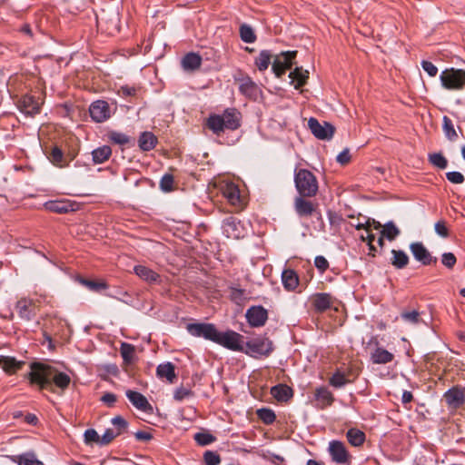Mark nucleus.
Listing matches in <instances>:
<instances>
[{"label": "nucleus", "instance_id": "1", "mask_svg": "<svg viewBox=\"0 0 465 465\" xmlns=\"http://www.w3.org/2000/svg\"><path fill=\"white\" fill-rule=\"evenodd\" d=\"M28 378L30 382L38 385L40 390H48L54 393L56 392L55 388L64 391L71 382V378L66 373L40 362L31 364Z\"/></svg>", "mask_w": 465, "mask_h": 465}, {"label": "nucleus", "instance_id": "2", "mask_svg": "<svg viewBox=\"0 0 465 465\" xmlns=\"http://www.w3.org/2000/svg\"><path fill=\"white\" fill-rule=\"evenodd\" d=\"M294 183L300 196L313 197L317 194L319 184L316 176L306 169L295 172Z\"/></svg>", "mask_w": 465, "mask_h": 465}, {"label": "nucleus", "instance_id": "3", "mask_svg": "<svg viewBox=\"0 0 465 465\" xmlns=\"http://www.w3.org/2000/svg\"><path fill=\"white\" fill-rule=\"evenodd\" d=\"M440 80L444 89L460 91L465 87V70L446 68L440 73Z\"/></svg>", "mask_w": 465, "mask_h": 465}, {"label": "nucleus", "instance_id": "4", "mask_svg": "<svg viewBox=\"0 0 465 465\" xmlns=\"http://www.w3.org/2000/svg\"><path fill=\"white\" fill-rule=\"evenodd\" d=\"M243 336L234 331H217L214 342L234 351H244Z\"/></svg>", "mask_w": 465, "mask_h": 465}, {"label": "nucleus", "instance_id": "5", "mask_svg": "<svg viewBox=\"0 0 465 465\" xmlns=\"http://www.w3.org/2000/svg\"><path fill=\"white\" fill-rule=\"evenodd\" d=\"M297 55V51L282 52L274 57L272 64V70L277 77H281L291 69Z\"/></svg>", "mask_w": 465, "mask_h": 465}, {"label": "nucleus", "instance_id": "6", "mask_svg": "<svg viewBox=\"0 0 465 465\" xmlns=\"http://www.w3.org/2000/svg\"><path fill=\"white\" fill-rule=\"evenodd\" d=\"M186 330L194 337H201L213 342L218 331L212 323H189Z\"/></svg>", "mask_w": 465, "mask_h": 465}, {"label": "nucleus", "instance_id": "7", "mask_svg": "<svg viewBox=\"0 0 465 465\" xmlns=\"http://www.w3.org/2000/svg\"><path fill=\"white\" fill-rule=\"evenodd\" d=\"M308 126L313 135L321 140H330L335 131V128L331 124L327 122L321 124L313 117L309 119Z\"/></svg>", "mask_w": 465, "mask_h": 465}, {"label": "nucleus", "instance_id": "8", "mask_svg": "<svg viewBox=\"0 0 465 465\" xmlns=\"http://www.w3.org/2000/svg\"><path fill=\"white\" fill-rule=\"evenodd\" d=\"M246 353L268 356L273 350L272 341L267 338H256L245 343Z\"/></svg>", "mask_w": 465, "mask_h": 465}, {"label": "nucleus", "instance_id": "9", "mask_svg": "<svg viewBox=\"0 0 465 465\" xmlns=\"http://www.w3.org/2000/svg\"><path fill=\"white\" fill-rule=\"evenodd\" d=\"M449 409L457 410L465 403V390L460 386H454L443 394Z\"/></svg>", "mask_w": 465, "mask_h": 465}, {"label": "nucleus", "instance_id": "10", "mask_svg": "<svg viewBox=\"0 0 465 465\" xmlns=\"http://www.w3.org/2000/svg\"><path fill=\"white\" fill-rule=\"evenodd\" d=\"M410 250L416 261L427 266L436 264L437 258L432 256L424 244L420 242H412L410 244Z\"/></svg>", "mask_w": 465, "mask_h": 465}, {"label": "nucleus", "instance_id": "11", "mask_svg": "<svg viewBox=\"0 0 465 465\" xmlns=\"http://www.w3.org/2000/svg\"><path fill=\"white\" fill-rule=\"evenodd\" d=\"M21 113L28 116H34L40 113L41 103L30 94H25L16 103Z\"/></svg>", "mask_w": 465, "mask_h": 465}, {"label": "nucleus", "instance_id": "12", "mask_svg": "<svg viewBox=\"0 0 465 465\" xmlns=\"http://www.w3.org/2000/svg\"><path fill=\"white\" fill-rule=\"evenodd\" d=\"M92 119L96 123H103L111 117V110L107 102L97 100L91 104L89 108Z\"/></svg>", "mask_w": 465, "mask_h": 465}, {"label": "nucleus", "instance_id": "13", "mask_svg": "<svg viewBox=\"0 0 465 465\" xmlns=\"http://www.w3.org/2000/svg\"><path fill=\"white\" fill-rule=\"evenodd\" d=\"M15 309L19 317L25 321L33 320L37 313V306L35 302L27 298L18 300L15 304Z\"/></svg>", "mask_w": 465, "mask_h": 465}, {"label": "nucleus", "instance_id": "14", "mask_svg": "<svg viewBox=\"0 0 465 465\" xmlns=\"http://www.w3.org/2000/svg\"><path fill=\"white\" fill-rule=\"evenodd\" d=\"M223 229L224 234L228 238L239 239L243 237L244 234L243 225L237 218L233 216L227 217L223 220Z\"/></svg>", "mask_w": 465, "mask_h": 465}, {"label": "nucleus", "instance_id": "15", "mask_svg": "<svg viewBox=\"0 0 465 465\" xmlns=\"http://www.w3.org/2000/svg\"><path fill=\"white\" fill-rule=\"evenodd\" d=\"M245 316L252 327H262L268 319V312L262 306H252Z\"/></svg>", "mask_w": 465, "mask_h": 465}, {"label": "nucleus", "instance_id": "16", "mask_svg": "<svg viewBox=\"0 0 465 465\" xmlns=\"http://www.w3.org/2000/svg\"><path fill=\"white\" fill-rule=\"evenodd\" d=\"M329 453L336 463L344 464L350 460V454L345 444L340 440H331L329 443Z\"/></svg>", "mask_w": 465, "mask_h": 465}, {"label": "nucleus", "instance_id": "17", "mask_svg": "<svg viewBox=\"0 0 465 465\" xmlns=\"http://www.w3.org/2000/svg\"><path fill=\"white\" fill-rule=\"evenodd\" d=\"M222 192L231 205L239 210L243 208V199L241 196L240 190L237 185L232 183H226L223 187Z\"/></svg>", "mask_w": 465, "mask_h": 465}, {"label": "nucleus", "instance_id": "18", "mask_svg": "<svg viewBox=\"0 0 465 465\" xmlns=\"http://www.w3.org/2000/svg\"><path fill=\"white\" fill-rule=\"evenodd\" d=\"M311 304L316 312H323L334 302V298L326 292H318L311 296Z\"/></svg>", "mask_w": 465, "mask_h": 465}, {"label": "nucleus", "instance_id": "19", "mask_svg": "<svg viewBox=\"0 0 465 465\" xmlns=\"http://www.w3.org/2000/svg\"><path fill=\"white\" fill-rule=\"evenodd\" d=\"M126 397L130 402L139 411L144 412H152L153 407L147 401V399L140 392L132 390H127Z\"/></svg>", "mask_w": 465, "mask_h": 465}, {"label": "nucleus", "instance_id": "20", "mask_svg": "<svg viewBox=\"0 0 465 465\" xmlns=\"http://www.w3.org/2000/svg\"><path fill=\"white\" fill-rule=\"evenodd\" d=\"M237 82L239 83V90L241 94L252 99L257 98L260 89L251 77L243 76L237 79Z\"/></svg>", "mask_w": 465, "mask_h": 465}, {"label": "nucleus", "instance_id": "21", "mask_svg": "<svg viewBox=\"0 0 465 465\" xmlns=\"http://www.w3.org/2000/svg\"><path fill=\"white\" fill-rule=\"evenodd\" d=\"M316 407L323 410L332 404L334 397L332 393L326 387H320L314 392Z\"/></svg>", "mask_w": 465, "mask_h": 465}, {"label": "nucleus", "instance_id": "22", "mask_svg": "<svg viewBox=\"0 0 465 465\" xmlns=\"http://www.w3.org/2000/svg\"><path fill=\"white\" fill-rule=\"evenodd\" d=\"M306 197L299 196L295 198L294 208L297 214L301 217H308L316 211V205L312 202L305 200Z\"/></svg>", "mask_w": 465, "mask_h": 465}, {"label": "nucleus", "instance_id": "23", "mask_svg": "<svg viewBox=\"0 0 465 465\" xmlns=\"http://www.w3.org/2000/svg\"><path fill=\"white\" fill-rule=\"evenodd\" d=\"M221 116L225 129L236 130L240 127L241 114L236 109H227Z\"/></svg>", "mask_w": 465, "mask_h": 465}, {"label": "nucleus", "instance_id": "24", "mask_svg": "<svg viewBox=\"0 0 465 465\" xmlns=\"http://www.w3.org/2000/svg\"><path fill=\"white\" fill-rule=\"evenodd\" d=\"M282 282L286 291L293 292L299 285V277L292 269H285L282 273Z\"/></svg>", "mask_w": 465, "mask_h": 465}, {"label": "nucleus", "instance_id": "25", "mask_svg": "<svg viewBox=\"0 0 465 465\" xmlns=\"http://www.w3.org/2000/svg\"><path fill=\"white\" fill-rule=\"evenodd\" d=\"M134 272L140 279L148 283H155L159 282L160 275L146 266L136 265L134 267Z\"/></svg>", "mask_w": 465, "mask_h": 465}, {"label": "nucleus", "instance_id": "26", "mask_svg": "<svg viewBox=\"0 0 465 465\" xmlns=\"http://www.w3.org/2000/svg\"><path fill=\"white\" fill-rule=\"evenodd\" d=\"M271 394L278 401H288L293 396L292 388L286 384H278L272 387Z\"/></svg>", "mask_w": 465, "mask_h": 465}, {"label": "nucleus", "instance_id": "27", "mask_svg": "<svg viewBox=\"0 0 465 465\" xmlns=\"http://www.w3.org/2000/svg\"><path fill=\"white\" fill-rule=\"evenodd\" d=\"M11 460L18 465H44L43 461L37 459L34 451H27L20 455L12 456Z\"/></svg>", "mask_w": 465, "mask_h": 465}, {"label": "nucleus", "instance_id": "28", "mask_svg": "<svg viewBox=\"0 0 465 465\" xmlns=\"http://www.w3.org/2000/svg\"><path fill=\"white\" fill-rule=\"evenodd\" d=\"M24 364V361H16L14 357L0 356V367L9 374L15 373Z\"/></svg>", "mask_w": 465, "mask_h": 465}, {"label": "nucleus", "instance_id": "29", "mask_svg": "<svg viewBox=\"0 0 465 465\" xmlns=\"http://www.w3.org/2000/svg\"><path fill=\"white\" fill-rule=\"evenodd\" d=\"M289 77L292 79V82L294 83V88L299 89L307 83L309 72L303 70L302 67H296L290 73Z\"/></svg>", "mask_w": 465, "mask_h": 465}, {"label": "nucleus", "instance_id": "30", "mask_svg": "<svg viewBox=\"0 0 465 465\" xmlns=\"http://www.w3.org/2000/svg\"><path fill=\"white\" fill-rule=\"evenodd\" d=\"M45 207L46 210L56 213H66L74 210L73 205L64 201H50L45 203Z\"/></svg>", "mask_w": 465, "mask_h": 465}, {"label": "nucleus", "instance_id": "31", "mask_svg": "<svg viewBox=\"0 0 465 465\" xmlns=\"http://www.w3.org/2000/svg\"><path fill=\"white\" fill-rule=\"evenodd\" d=\"M409 256L401 250H391V263L396 269H403L409 264Z\"/></svg>", "mask_w": 465, "mask_h": 465}, {"label": "nucleus", "instance_id": "32", "mask_svg": "<svg viewBox=\"0 0 465 465\" xmlns=\"http://www.w3.org/2000/svg\"><path fill=\"white\" fill-rule=\"evenodd\" d=\"M156 374L159 378H166L171 383L176 379L174 365L171 362H166L158 365Z\"/></svg>", "mask_w": 465, "mask_h": 465}, {"label": "nucleus", "instance_id": "33", "mask_svg": "<svg viewBox=\"0 0 465 465\" xmlns=\"http://www.w3.org/2000/svg\"><path fill=\"white\" fill-rule=\"evenodd\" d=\"M49 161L56 167L63 168L67 166V161L64 153L58 146H54L48 153Z\"/></svg>", "mask_w": 465, "mask_h": 465}, {"label": "nucleus", "instance_id": "34", "mask_svg": "<svg viewBox=\"0 0 465 465\" xmlns=\"http://www.w3.org/2000/svg\"><path fill=\"white\" fill-rule=\"evenodd\" d=\"M393 358V354L383 348H377L371 355L374 364H386L391 362Z\"/></svg>", "mask_w": 465, "mask_h": 465}, {"label": "nucleus", "instance_id": "35", "mask_svg": "<svg viewBox=\"0 0 465 465\" xmlns=\"http://www.w3.org/2000/svg\"><path fill=\"white\" fill-rule=\"evenodd\" d=\"M157 143L156 136L151 132H143L138 139V145L143 151H150L154 148Z\"/></svg>", "mask_w": 465, "mask_h": 465}, {"label": "nucleus", "instance_id": "36", "mask_svg": "<svg viewBox=\"0 0 465 465\" xmlns=\"http://www.w3.org/2000/svg\"><path fill=\"white\" fill-rule=\"evenodd\" d=\"M202 64V58L195 53L187 54L182 60V65L184 70H195Z\"/></svg>", "mask_w": 465, "mask_h": 465}, {"label": "nucleus", "instance_id": "37", "mask_svg": "<svg viewBox=\"0 0 465 465\" xmlns=\"http://www.w3.org/2000/svg\"><path fill=\"white\" fill-rule=\"evenodd\" d=\"M112 154V149L108 145H104L92 152L93 162L95 164L104 163Z\"/></svg>", "mask_w": 465, "mask_h": 465}, {"label": "nucleus", "instance_id": "38", "mask_svg": "<svg viewBox=\"0 0 465 465\" xmlns=\"http://www.w3.org/2000/svg\"><path fill=\"white\" fill-rule=\"evenodd\" d=\"M346 437L350 444L354 447H360L365 441L364 432L355 428L350 429L346 433Z\"/></svg>", "mask_w": 465, "mask_h": 465}, {"label": "nucleus", "instance_id": "39", "mask_svg": "<svg viewBox=\"0 0 465 465\" xmlns=\"http://www.w3.org/2000/svg\"><path fill=\"white\" fill-rule=\"evenodd\" d=\"M206 126L216 134H220L225 129L224 122L218 114L210 115L206 121Z\"/></svg>", "mask_w": 465, "mask_h": 465}, {"label": "nucleus", "instance_id": "40", "mask_svg": "<svg viewBox=\"0 0 465 465\" xmlns=\"http://www.w3.org/2000/svg\"><path fill=\"white\" fill-rule=\"evenodd\" d=\"M121 356L124 363H132L135 358V348L134 345L123 342L120 347Z\"/></svg>", "mask_w": 465, "mask_h": 465}, {"label": "nucleus", "instance_id": "41", "mask_svg": "<svg viewBox=\"0 0 465 465\" xmlns=\"http://www.w3.org/2000/svg\"><path fill=\"white\" fill-rule=\"evenodd\" d=\"M272 58V54L268 50H262L259 55L255 58V64L260 71H265Z\"/></svg>", "mask_w": 465, "mask_h": 465}, {"label": "nucleus", "instance_id": "42", "mask_svg": "<svg viewBox=\"0 0 465 465\" xmlns=\"http://www.w3.org/2000/svg\"><path fill=\"white\" fill-rule=\"evenodd\" d=\"M257 417L266 425L272 424L276 420L274 411L268 408H262L256 411Z\"/></svg>", "mask_w": 465, "mask_h": 465}, {"label": "nucleus", "instance_id": "43", "mask_svg": "<svg viewBox=\"0 0 465 465\" xmlns=\"http://www.w3.org/2000/svg\"><path fill=\"white\" fill-rule=\"evenodd\" d=\"M229 297L232 302L238 305H242L247 301V294L245 290L235 287L230 288Z\"/></svg>", "mask_w": 465, "mask_h": 465}, {"label": "nucleus", "instance_id": "44", "mask_svg": "<svg viewBox=\"0 0 465 465\" xmlns=\"http://www.w3.org/2000/svg\"><path fill=\"white\" fill-rule=\"evenodd\" d=\"M240 36L244 43L248 44H252L256 40V35L252 28L246 24L240 26Z\"/></svg>", "mask_w": 465, "mask_h": 465}, {"label": "nucleus", "instance_id": "45", "mask_svg": "<svg viewBox=\"0 0 465 465\" xmlns=\"http://www.w3.org/2000/svg\"><path fill=\"white\" fill-rule=\"evenodd\" d=\"M108 138L111 142L120 145H126L131 143L132 139L125 134L112 131L108 134Z\"/></svg>", "mask_w": 465, "mask_h": 465}, {"label": "nucleus", "instance_id": "46", "mask_svg": "<svg viewBox=\"0 0 465 465\" xmlns=\"http://www.w3.org/2000/svg\"><path fill=\"white\" fill-rule=\"evenodd\" d=\"M79 282L93 292H100L107 288V284L104 282H95L84 278H79Z\"/></svg>", "mask_w": 465, "mask_h": 465}, {"label": "nucleus", "instance_id": "47", "mask_svg": "<svg viewBox=\"0 0 465 465\" xmlns=\"http://www.w3.org/2000/svg\"><path fill=\"white\" fill-rule=\"evenodd\" d=\"M442 128H443V131H444V134H445L446 137L450 141H455L457 139L458 134H457V133H456V131L454 129L452 121L448 116H444L443 117Z\"/></svg>", "mask_w": 465, "mask_h": 465}, {"label": "nucleus", "instance_id": "48", "mask_svg": "<svg viewBox=\"0 0 465 465\" xmlns=\"http://www.w3.org/2000/svg\"><path fill=\"white\" fill-rule=\"evenodd\" d=\"M381 233L382 236H385L390 241H392L400 234V230L392 222H389L383 226Z\"/></svg>", "mask_w": 465, "mask_h": 465}, {"label": "nucleus", "instance_id": "49", "mask_svg": "<svg viewBox=\"0 0 465 465\" xmlns=\"http://www.w3.org/2000/svg\"><path fill=\"white\" fill-rule=\"evenodd\" d=\"M429 161L434 166L440 169H445L448 165L447 159L440 153H434L429 155Z\"/></svg>", "mask_w": 465, "mask_h": 465}, {"label": "nucleus", "instance_id": "50", "mask_svg": "<svg viewBox=\"0 0 465 465\" xmlns=\"http://www.w3.org/2000/svg\"><path fill=\"white\" fill-rule=\"evenodd\" d=\"M401 317L404 322L411 324H417L421 321L420 313L416 310L404 311L401 313Z\"/></svg>", "mask_w": 465, "mask_h": 465}, {"label": "nucleus", "instance_id": "51", "mask_svg": "<svg viewBox=\"0 0 465 465\" xmlns=\"http://www.w3.org/2000/svg\"><path fill=\"white\" fill-rule=\"evenodd\" d=\"M195 441L201 446H206L215 441V437L210 433L198 432L194 435Z\"/></svg>", "mask_w": 465, "mask_h": 465}, {"label": "nucleus", "instance_id": "52", "mask_svg": "<svg viewBox=\"0 0 465 465\" xmlns=\"http://www.w3.org/2000/svg\"><path fill=\"white\" fill-rule=\"evenodd\" d=\"M173 176L170 173H165L160 181V188L163 192H171L173 189Z\"/></svg>", "mask_w": 465, "mask_h": 465}, {"label": "nucleus", "instance_id": "53", "mask_svg": "<svg viewBox=\"0 0 465 465\" xmlns=\"http://www.w3.org/2000/svg\"><path fill=\"white\" fill-rule=\"evenodd\" d=\"M349 381L343 373L336 372L330 379V384L336 388L344 386Z\"/></svg>", "mask_w": 465, "mask_h": 465}, {"label": "nucleus", "instance_id": "54", "mask_svg": "<svg viewBox=\"0 0 465 465\" xmlns=\"http://www.w3.org/2000/svg\"><path fill=\"white\" fill-rule=\"evenodd\" d=\"M203 459L206 465H219L221 462L220 455L212 450L205 451Z\"/></svg>", "mask_w": 465, "mask_h": 465}, {"label": "nucleus", "instance_id": "55", "mask_svg": "<svg viewBox=\"0 0 465 465\" xmlns=\"http://www.w3.org/2000/svg\"><path fill=\"white\" fill-rule=\"evenodd\" d=\"M84 442L86 444L97 443L100 445V436L94 429H88L84 431Z\"/></svg>", "mask_w": 465, "mask_h": 465}, {"label": "nucleus", "instance_id": "56", "mask_svg": "<svg viewBox=\"0 0 465 465\" xmlns=\"http://www.w3.org/2000/svg\"><path fill=\"white\" fill-rule=\"evenodd\" d=\"M193 395V391L184 387L177 388L173 392V399L177 401H182L185 398L191 397Z\"/></svg>", "mask_w": 465, "mask_h": 465}, {"label": "nucleus", "instance_id": "57", "mask_svg": "<svg viewBox=\"0 0 465 465\" xmlns=\"http://www.w3.org/2000/svg\"><path fill=\"white\" fill-rule=\"evenodd\" d=\"M112 424L117 429V435L123 433L128 427V422L121 416H116L112 419Z\"/></svg>", "mask_w": 465, "mask_h": 465}, {"label": "nucleus", "instance_id": "58", "mask_svg": "<svg viewBox=\"0 0 465 465\" xmlns=\"http://www.w3.org/2000/svg\"><path fill=\"white\" fill-rule=\"evenodd\" d=\"M457 259L452 252H444L441 257V262L448 269H452L456 264Z\"/></svg>", "mask_w": 465, "mask_h": 465}, {"label": "nucleus", "instance_id": "59", "mask_svg": "<svg viewBox=\"0 0 465 465\" xmlns=\"http://www.w3.org/2000/svg\"><path fill=\"white\" fill-rule=\"evenodd\" d=\"M434 229L436 233L440 237L447 238L449 236V229L445 221L441 220L437 222L434 225Z\"/></svg>", "mask_w": 465, "mask_h": 465}, {"label": "nucleus", "instance_id": "60", "mask_svg": "<svg viewBox=\"0 0 465 465\" xmlns=\"http://www.w3.org/2000/svg\"><path fill=\"white\" fill-rule=\"evenodd\" d=\"M421 67L422 69L430 76V77H434L437 75L438 74V68L436 65H434L430 61H425L423 60L421 62Z\"/></svg>", "mask_w": 465, "mask_h": 465}, {"label": "nucleus", "instance_id": "61", "mask_svg": "<svg viewBox=\"0 0 465 465\" xmlns=\"http://www.w3.org/2000/svg\"><path fill=\"white\" fill-rule=\"evenodd\" d=\"M117 436L112 429H107L103 436L100 437V445H108Z\"/></svg>", "mask_w": 465, "mask_h": 465}, {"label": "nucleus", "instance_id": "62", "mask_svg": "<svg viewBox=\"0 0 465 465\" xmlns=\"http://www.w3.org/2000/svg\"><path fill=\"white\" fill-rule=\"evenodd\" d=\"M446 178L452 183L460 184L464 182V176L460 172H449L446 173Z\"/></svg>", "mask_w": 465, "mask_h": 465}, {"label": "nucleus", "instance_id": "63", "mask_svg": "<svg viewBox=\"0 0 465 465\" xmlns=\"http://www.w3.org/2000/svg\"><path fill=\"white\" fill-rule=\"evenodd\" d=\"M314 265L321 272H324L329 267V262L325 257L319 255L315 257Z\"/></svg>", "mask_w": 465, "mask_h": 465}, {"label": "nucleus", "instance_id": "64", "mask_svg": "<svg viewBox=\"0 0 465 465\" xmlns=\"http://www.w3.org/2000/svg\"><path fill=\"white\" fill-rule=\"evenodd\" d=\"M336 161L341 164L346 165L351 161V153L350 150L348 148H345L343 151H341L336 157Z\"/></svg>", "mask_w": 465, "mask_h": 465}]
</instances>
